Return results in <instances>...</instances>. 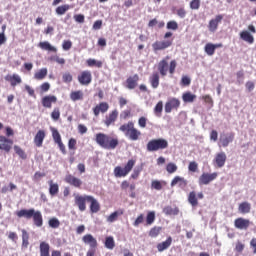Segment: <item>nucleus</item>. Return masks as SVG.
<instances>
[{"label":"nucleus","mask_w":256,"mask_h":256,"mask_svg":"<svg viewBox=\"0 0 256 256\" xmlns=\"http://www.w3.org/2000/svg\"><path fill=\"white\" fill-rule=\"evenodd\" d=\"M119 117V111L113 110L109 113V115L106 116L104 120V124L106 127H111V125H115V121H117V118Z\"/></svg>","instance_id":"nucleus-19"},{"label":"nucleus","mask_w":256,"mask_h":256,"mask_svg":"<svg viewBox=\"0 0 256 256\" xmlns=\"http://www.w3.org/2000/svg\"><path fill=\"white\" fill-rule=\"evenodd\" d=\"M14 151L16 155L20 157V159H23V160L27 159V153H25V150H23L21 147L15 145Z\"/></svg>","instance_id":"nucleus-48"},{"label":"nucleus","mask_w":256,"mask_h":256,"mask_svg":"<svg viewBox=\"0 0 256 256\" xmlns=\"http://www.w3.org/2000/svg\"><path fill=\"white\" fill-rule=\"evenodd\" d=\"M226 162H227V154H225V152H219L216 154L214 158V163L216 167L221 169V167H225Z\"/></svg>","instance_id":"nucleus-20"},{"label":"nucleus","mask_w":256,"mask_h":256,"mask_svg":"<svg viewBox=\"0 0 256 256\" xmlns=\"http://www.w3.org/2000/svg\"><path fill=\"white\" fill-rule=\"evenodd\" d=\"M49 61H53L54 63H58V65H65V58H61L59 55H54L49 58Z\"/></svg>","instance_id":"nucleus-51"},{"label":"nucleus","mask_w":256,"mask_h":256,"mask_svg":"<svg viewBox=\"0 0 256 256\" xmlns=\"http://www.w3.org/2000/svg\"><path fill=\"white\" fill-rule=\"evenodd\" d=\"M109 111V104L107 102H100L93 108L95 117H99L100 113H107Z\"/></svg>","instance_id":"nucleus-21"},{"label":"nucleus","mask_w":256,"mask_h":256,"mask_svg":"<svg viewBox=\"0 0 256 256\" xmlns=\"http://www.w3.org/2000/svg\"><path fill=\"white\" fill-rule=\"evenodd\" d=\"M167 147H169V142L163 138L152 139L146 145V149L150 153L163 151V149H167Z\"/></svg>","instance_id":"nucleus-4"},{"label":"nucleus","mask_w":256,"mask_h":256,"mask_svg":"<svg viewBox=\"0 0 256 256\" xmlns=\"http://www.w3.org/2000/svg\"><path fill=\"white\" fill-rule=\"evenodd\" d=\"M32 219L36 227H43V214H41V211L34 210Z\"/></svg>","instance_id":"nucleus-31"},{"label":"nucleus","mask_w":256,"mask_h":256,"mask_svg":"<svg viewBox=\"0 0 256 256\" xmlns=\"http://www.w3.org/2000/svg\"><path fill=\"white\" fill-rule=\"evenodd\" d=\"M34 212H35V209H33V208L21 209V210L16 211V216L19 219H22V217H24V219H32Z\"/></svg>","instance_id":"nucleus-26"},{"label":"nucleus","mask_w":256,"mask_h":256,"mask_svg":"<svg viewBox=\"0 0 256 256\" xmlns=\"http://www.w3.org/2000/svg\"><path fill=\"white\" fill-rule=\"evenodd\" d=\"M238 211L242 215H247V213H251V203L249 202H242L238 206Z\"/></svg>","instance_id":"nucleus-35"},{"label":"nucleus","mask_w":256,"mask_h":256,"mask_svg":"<svg viewBox=\"0 0 256 256\" xmlns=\"http://www.w3.org/2000/svg\"><path fill=\"white\" fill-rule=\"evenodd\" d=\"M83 97H84V94H83V91L81 90L72 91L70 93L71 101H83Z\"/></svg>","instance_id":"nucleus-39"},{"label":"nucleus","mask_w":256,"mask_h":256,"mask_svg":"<svg viewBox=\"0 0 256 256\" xmlns=\"http://www.w3.org/2000/svg\"><path fill=\"white\" fill-rule=\"evenodd\" d=\"M68 148L72 151H75V149H77V140L75 138L69 139Z\"/></svg>","instance_id":"nucleus-63"},{"label":"nucleus","mask_w":256,"mask_h":256,"mask_svg":"<svg viewBox=\"0 0 256 256\" xmlns=\"http://www.w3.org/2000/svg\"><path fill=\"white\" fill-rule=\"evenodd\" d=\"M171 187H175V185H178L180 189H185L188 185L187 179L181 176H175L173 180L171 181Z\"/></svg>","instance_id":"nucleus-25"},{"label":"nucleus","mask_w":256,"mask_h":256,"mask_svg":"<svg viewBox=\"0 0 256 256\" xmlns=\"http://www.w3.org/2000/svg\"><path fill=\"white\" fill-rule=\"evenodd\" d=\"M221 47H223V43H207L204 47V51L209 57H213V55H215L216 49H221Z\"/></svg>","instance_id":"nucleus-18"},{"label":"nucleus","mask_w":256,"mask_h":256,"mask_svg":"<svg viewBox=\"0 0 256 256\" xmlns=\"http://www.w3.org/2000/svg\"><path fill=\"white\" fill-rule=\"evenodd\" d=\"M173 244V238L169 236L165 241L157 244V249L159 253H163V251H167Z\"/></svg>","instance_id":"nucleus-27"},{"label":"nucleus","mask_w":256,"mask_h":256,"mask_svg":"<svg viewBox=\"0 0 256 256\" xmlns=\"http://www.w3.org/2000/svg\"><path fill=\"white\" fill-rule=\"evenodd\" d=\"M201 7V0H192L190 2V9L197 11Z\"/></svg>","instance_id":"nucleus-57"},{"label":"nucleus","mask_w":256,"mask_h":256,"mask_svg":"<svg viewBox=\"0 0 256 256\" xmlns=\"http://www.w3.org/2000/svg\"><path fill=\"white\" fill-rule=\"evenodd\" d=\"M139 85V74H134L126 79V88L133 90Z\"/></svg>","instance_id":"nucleus-22"},{"label":"nucleus","mask_w":256,"mask_h":256,"mask_svg":"<svg viewBox=\"0 0 256 256\" xmlns=\"http://www.w3.org/2000/svg\"><path fill=\"white\" fill-rule=\"evenodd\" d=\"M65 183H68V185H71L72 187H76V189H81V185H83V181L81 179L71 174L66 175Z\"/></svg>","instance_id":"nucleus-17"},{"label":"nucleus","mask_w":256,"mask_h":256,"mask_svg":"<svg viewBox=\"0 0 256 256\" xmlns=\"http://www.w3.org/2000/svg\"><path fill=\"white\" fill-rule=\"evenodd\" d=\"M51 246L47 242L40 243V256H61V251L52 250L51 255L49 254Z\"/></svg>","instance_id":"nucleus-9"},{"label":"nucleus","mask_w":256,"mask_h":256,"mask_svg":"<svg viewBox=\"0 0 256 256\" xmlns=\"http://www.w3.org/2000/svg\"><path fill=\"white\" fill-rule=\"evenodd\" d=\"M163 213H165V215H179V208H173L171 206H166L163 209Z\"/></svg>","instance_id":"nucleus-47"},{"label":"nucleus","mask_w":256,"mask_h":256,"mask_svg":"<svg viewBox=\"0 0 256 256\" xmlns=\"http://www.w3.org/2000/svg\"><path fill=\"white\" fill-rule=\"evenodd\" d=\"M197 99V95L191 92H185L182 94V101L184 103H193Z\"/></svg>","instance_id":"nucleus-38"},{"label":"nucleus","mask_w":256,"mask_h":256,"mask_svg":"<svg viewBox=\"0 0 256 256\" xmlns=\"http://www.w3.org/2000/svg\"><path fill=\"white\" fill-rule=\"evenodd\" d=\"M136 161L134 159L128 160L126 165L124 167L116 166L114 168V176L115 177H127L128 173H131L133 171V168L135 167Z\"/></svg>","instance_id":"nucleus-6"},{"label":"nucleus","mask_w":256,"mask_h":256,"mask_svg":"<svg viewBox=\"0 0 256 256\" xmlns=\"http://www.w3.org/2000/svg\"><path fill=\"white\" fill-rule=\"evenodd\" d=\"M202 100H204V103L206 105H209V107H213V98L211 95H204L201 97Z\"/></svg>","instance_id":"nucleus-58"},{"label":"nucleus","mask_w":256,"mask_h":256,"mask_svg":"<svg viewBox=\"0 0 256 256\" xmlns=\"http://www.w3.org/2000/svg\"><path fill=\"white\" fill-rule=\"evenodd\" d=\"M221 21H223L222 14L216 15L215 18H213L209 21L208 30L210 31V33H215V31H217V29H219V23H221Z\"/></svg>","instance_id":"nucleus-13"},{"label":"nucleus","mask_w":256,"mask_h":256,"mask_svg":"<svg viewBox=\"0 0 256 256\" xmlns=\"http://www.w3.org/2000/svg\"><path fill=\"white\" fill-rule=\"evenodd\" d=\"M95 141L99 147L106 149L107 151H113L119 147V138L105 133H97L95 135Z\"/></svg>","instance_id":"nucleus-1"},{"label":"nucleus","mask_w":256,"mask_h":256,"mask_svg":"<svg viewBox=\"0 0 256 256\" xmlns=\"http://www.w3.org/2000/svg\"><path fill=\"white\" fill-rule=\"evenodd\" d=\"M77 79H78V83H80V85H84L85 87H87V86L91 85V83L93 81V74L91 73L90 70H84V71L80 72Z\"/></svg>","instance_id":"nucleus-8"},{"label":"nucleus","mask_w":256,"mask_h":256,"mask_svg":"<svg viewBox=\"0 0 256 256\" xmlns=\"http://www.w3.org/2000/svg\"><path fill=\"white\" fill-rule=\"evenodd\" d=\"M163 231V228L161 226H154L150 229L148 235L149 237L155 238L159 237V234Z\"/></svg>","instance_id":"nucleus-43"},{"label":"nucleus","mask_w":256,"mask_h":256,"mask_svg":"<svg viewBox=\"0 0 256 256\" xmlns=\"http://www.w3.org/2000/svg\"><path fill=\"white\" fill-rule=\"evenodd\" d=\"M69 9H71V6L68 4H64V5L58 6L55 11L57 15H65V13L69 11Z\"/></svg>","instance_id":"nucleus-46"},{"label":"nucleus","mask_w":256,"mask_h":256,"mask_svg":"<svg viewBox=\"0 0 256 256\" xmlns=\"http://www.w3.org/2000/svg\"><path fill=\"white\" fill-rule=\"evenodd\" d=\"M177 164L170 162L166 165V171L167 173L173 174L177 172Z\"/></svg>","instance_id":"nucleus-53"},{"label":"nucleus","mask_w":256,"mask_h":256,"mask_svg":"<svg viewBox=\"0 0 256 256\" xmlns=\"http://www.w3.org/2000/svg\"><path fill=\"white\" fill-rule=\"evenodd\" d=\"M240 38L242 39V41L249 43V45H253L255 43V37H253L251 32L247 30L240 32Z\"/></svg>","instance_id":"nucleus-30"},{"label":"nucleus","mask_w":256,"mask_h":256,"mask_svg":"<svg viewBox=\"0 0 256 256\" xmlns=\"http://www.w3.org/2000/svg\"><path fill=\"white\" fill-rule=\"evenodd\" d=\"M89 195H79L74 196V203L78 207L79 211L83 212L87 210V202L89 203Z\"/></svg>","instance_id":"nucleus-7"},{"label":"nucleus","mask_w":256,"mask_h":256,"mask_svg":"<svg viewBox=\"0 0 256 256\" xmlns=\"http://www.w3.org/2000/svg\"><path fill=\"white\" fill-rule=\"evenodd\" d=\"M138 125L141 127V129H145L147 127V118L142 116L138 119Z\"/></svg>","instance_id":"nucleus-64"},{"label":"nucleus","mask_w":256,"mask_h":256,"mask_svg":"<svg viewBox=\"0 0 256 256\" xmlns=\"http://www.w3.org/2000/svg\"><path fill=\"white\" fill-rule=\"evenodd\" d=\"M82 241L83 243H85V245H89L90 249H97V239H95V237H93V235L91 234H86L82 237Z\"/></svg>","instance_id":"nucleus-24"},{"label":"nucleus","mask_w":256,"mask_h":256,"mask_svg":"<svg viewBox=\"0 0 256 256\" xmlns=\"http://www.w3.org/2000/svg\"><path fill=\"white\" fill-rule=\"evenodd\" d=\"M48 225L49 227H51L52 229H58V227L61 225V222H59V219L57 218H51L48 221Z\"/></svg>","instance_id":"nucleus-54"},{"label":"nucleus","mask_w":256,"mask_h":256,"mask_svg":"<svg viewBox=\"0 0 256 256\" xmlns=\"http://www.w3.org/2000/svg\"><path fill=\"white\" fill-rule=\"evenodd\" d=\"M49 185V194L51 197H55L59 193V184L53 182V180L48 181Z\"/></svg>","instance_id":"nucleus-36"},{"label":"nucleus","mask_w":256,"mask_h":256,"mask_svg":"<svg viewBox=\"0 0 256 256\" xmlns=\"http://www.w3.org/2000/svg\"><path fill=\"white\" fill-rule=\"evenodd\" d=\"M4 79L7 83H10L11 87H17V85H21L23 83L21 76L15 73L6 75Z\"/></svg>","instance_id":"nucleus-14"},{"label":"nucleus","mask_w":256,"mask_h":256,"mask_svg":"<svg viewBox=\"0 0 256 256\" xmlns=\"http://www.w3.org/2000/svg\"><path fill=\"white\" fill-rule=\"evenodd\" d=\"M198 169H199V164H197V162L192 161L189 163L188 171H190L191 173H197Z\"/></svg>","instance_id":"nucleus-56"},{"label":"nucleus","mask_w":256,"mask_h":256,"mask_svg":"<svg viewBox=\"0 0 256 256\" xmlns=\"http://www.w3.org/2000/svg\"><path fill=\"white\" fill-rule=\"evenodd\" d=\"M159 72H153L152 75L149 77V82L152 89H157L159 87Z\"/></svg>","instance_id":"nucleus-34"},{"label":"nucleus","mask_w":256,"mask_h":256,"mask_svg":"<svg viewBox=\"0 0 256 256\" xmlns=\"http://www.w3.org/2000/svg\"><path fill=\"white\" fill-rule=\"evenodd\" d=\"M38 47H40V49H42L43 51H51L52 53H57V48L51 45V43H49L48 41L40 42L38 44Z\"/></svg>","instance_id":"nucleus-32"},{"label":"nucleus","mask_w":256,"mask_h":256,"mask_svg":"<svg viewBox=\"0 0 256 256\" xmlns=\"http://www.w3.org/2000/svg\"><path fill=\"white\" fill-rule=\"evenodd\" d=\"M45 130H39L34 136V145L36 147H43V141H45Z\"/></svg>","instance_id":"nucleus-28"},{"label":"nucleus","mask_w":256,"mask_h":256,"mask_svg":"<svg viewBox=\"0 0 256 256\" xmlns=\"http://www.w3.org/2000/svg\"><path fill=\"white\" fill-rule=\"evenodd\" d=\"M167 29H171L172 31H177L179 29V24L175 20L169 21L167 23Z\"/></svg>","instance_id":"nucleus-60"},{"label":"nucleus","mask_w":256,"mask_h":256,"mask_svg":"<svg viewBox=\"0 0 256 256\" xmlns=\"http://www.w3.org/2000/svg\"><path fill=\"white\" fill-rule=\"evenodd\" d=\"M181 107V100L178 98H170L168 101L165 103L164 109L165 113H171V111H177Z\"/></svg>","instance_id":"nucleus-11"},{"label":"nucleus","mask_w":256,"mask_h":256,"mask_svg":"<svg viewBox=\"0 0 256 256\" xmlns=\"http://www.w3.org/2000/svg\"><path fill=\"white\" fill-rule=\"evenodd\" d=\"M119 131L124 133L125 137L130 139V141H139V137H141V131L135 128V123L133 121L121 125Z\"/></svg>","instance_id":"nucleus-2"},{"label":"nucleus","mask_w":256,"mask_h":256,"mask_svg":"<svg viewBox=\"0 0 256 256\" xmlns=\"http://www.w3.org/2000/svg\"><path fill=\"white\" fill-rule=\"evenodd\" d=\"M62 81L63 83H71V81H73V75L69 72L64 73L62 75Z\"/></svg>","instance_id":"nucleus-59"},{"label":"nucleus","mask_w":256,"mask_h":256,"mask_svg":"<svg viewBox=\"0 0 256 256\" xmlns=\"http://www.w3.org/2000/svg\"><path fill=\"white\" fill-rule=\"evenodd\" d=\"M86 64L88 67H97L98 69H101V67H103V62L100 60H95L93 58H89L86 61Z\"/></svg>","instance_id":"nucleus-41"},{"label":"nucleus","mask_w":256,"mask_h":256,"mask_svg":"<svg viewBox=\"0 0 256 256\" xmlns=\"http://www.w3.org/2000/svg\"><path fill=\"white\" fill-rule=\"evenodd\" d=\"M55 103H57V96L55 95H46L41 99V104L45 109H51Z\"/></svg>","instance_id":"nucleus-16"},{"label":"nucleus","mask_w":256,"mask_h":256,"mask_svg":"<svg viewBox=\"0 0 256 256\" xmlns=\"http://www.w3.org/2000/svg\"><path fill=\"white\" fill-rule=\"evenodd\" d=\"M173 37V33L172 32H166L164 34V39L163 41H156L152 44V49L155 53H157V51H165V49H169V47H171V45H173V39H169Z\"/></svg>","instance_id":"nucleus-5"},{"label":"nucleus","mask_w":256,"mask_h":256,"mask_svg":"<svg viewBox=\"0 0 256 256\" xmlns=\"http://www.w3.org/2000/svg\"><path fill=\"white\" fill-rule=\"evenodd\" d=\"M47 74H48L47 68H41L40 70L34 73V79H36V81H43V79L47 77Z\"/></svg>","instance_id":"nucleus-37"},{"label":"nucleus","mask_w":256,"mask_h":256,"mask_svg":"<svg viewBox=\"0 0 256 256\" xmlns=\"http://www.w3.org/2000/svg\"><path fill=\"white\" fill-rule=\"evenodd\" d=\"M219 177L217 172L213 173H202V175L198 179L199 185H209L212 181H215Z\"/></svg>","instance_id":"nucleus-10"},{"label":"nucleus","mask_w":256,"mask_h":256,"mask_svg":"<svg viewBox=\"0 0 256 256\" xmlns=\"http://www.w3.org/2000/svg\"><path fill=\"white\" fill-rule=\"evenodd\" d=\"M22 247L24 249L29 247V232H27L25 229H22Z\"/></svg>","instance_id":"nucleus-42"},{"label":"nucleus","mask_w":256,"mask_h":256,"mask_svg":"<svg viewBox=\"0 0 256 256\" xmlns=\"http://www.w3.org/2000/svg\"><path fill=\"white\" fill-rule=\"evenodd\" d=\"M188 202L190 205H192V207H197V205H199V201L197 200V193H195V191L189 193Z\"/></svg>","instance_id":"nucleus-40"},{"label":"nucleus","mask_w":256,"mask_h":256,"mask_svg":"<svg viewBox=\"0 0 256 256\" xmlns=\"http://www.w3.org/2000/svg\"><path fill=\"white\" fill-rule=\"evenodd\" d=\"M52 137L54 139V142L57 143H61V134H59V131L55 128L52 129Z\"/></svg>","instance_id":"nucleus-55"},{"label":"nucleus","mask_w":256,"mask_h":256,"mask_svg":"<svg viewBox=\"0 0 256 256\" xmlns=\"http://www.w3.org/2000/svg\"><path fill=\"white\" fill-rule=\"evenodd\" d=\"M124 211L123 209H119L117 211H114L113 213H111L107 218L106 221L108 223H115V221H117V219H119V217H121V215H123Z\"/></svg>","instance_id":"nucleus-33"},{"label":"nucleus","mask_w":256,"mask_h":256,"mask_svg":"<svg viewBox=\"0 0 256 256\" xmlns=\"http://www.w3.org/2000/svg\"><path fill=\"white\" fill-rule=\"evenodd\" d=\"M104 245L106 249H115V239L113 238V236L106 237Z\"/></svg>","instance_id":"nucleus-44"},{"label":"nucleus","mask_w":256,"mask_h":256,"mask_svg":"<svg viewBox=\"0 0 256 256\" xmlns=\"http://www.w3.org/2000/svg\"><path fill=\"white\" fill-rule=\"evenodd\" d=\"M234 226L241 231H247L251 227V220L243 217L236 218L234 220Z\"/></svg>","instance_id":"nucleus-12"},{"label":"nucleus","mask_w":256,"mask_h":256,"mask_svg":"<svg viewBox=\"0 0 256 256\" xmlns=\"http://www.w3.org/2000/svg\"><path fill=\"white\" fill-rule=\"evenodd\" d=\"M51 119L53 121H59L61 119V109L59 107H55L51 112Z\"/></svg>","instance_id":"nucleus-49"},{"label":"nucleus","mask_w":256,"mask_h":256,"mask_svg":"<svg viewBox=\"0 0 256 256\" xmlns=\"http://www.w3.org/2000/svg\"><path fill=\"white\" fill-rule=\"evenodd\" d=\"M13 147V140L5 137L0 136V150L5 151L6 153H9Z\"/></svg>","instance_id":"nucleus-15"},{"label":"nucleus","mask_w":256,"mask_h":256,"mask_svg":"<svg viewBox=\"0 0 256 256\" xmlns=\"http://www.w3.org/2000/svg\"><path fill=\"white\" fill-rule=\"evenodd\" d=\"M167 185V182H161L159 180H153L151 183V188L155 189L156 191H161L163 186Z\"/></svg>","instance_id":"nucleus-45"},{"label":"nucleus","mask_w":256,"mask_h":256,"mask_svg":"<svg viewBox=\"0 0 256 256\" xmlns=\"http://www.w3.org/2000/svg\"><path fill=\"white\" fill-rule=\"evenodd\" d=\"M71 47H73V42H71V40H64L62 43V49L64 51H69V49H71Z\"/></svg>","instance_id":"nucleus-62"},{"label":"nucleus","mask_w":256,"mask_h":256,"mask_svg":"<svg viewBox=\"0 0 256 256\" xmlns=\"http://www.w3.org/2000/svg\"><path fill=\"white\" fill-rule=\"evenodd\" d=\"M155 223V211H150L146 216V225H153Z\"/></svg>","instance_id":"nucleus-50"},{"label":"nucleus","mask_w":256,"mask_h":256,"mask_svg":"<svg viewBox=\"0 0 256 256\" xmlns=\"http://www.w3.org/2000/svg\"><path fill=\"white\" fill-rule=\"evenodd\" d=\"M169 56H166L158 63V71L162 77L167 75V71H169L170 75L175 73V69H177V61L172 60L169 64Z\"/></svg>","instance_id":"nucleus-3"},{"label":"nucleus","mask_w":256,"mask_h":256,"mask_svg":"<svg viewBox=\"0 0 256 256\" xmlns=\"http://www.w3.org/2000/svg\"><path fill=\"white\" fill-rule=\"evenodd\" d=\"M88 203H90V211H91V213H99V211H101V205L99 204L97 199H95V197L90 196L88 198Z\"/></svg>","instance_id":"nucleus-29"},{"label":"nucleus","mask_w":256,"mask_h":256,"mask_svg":"<svg viewBox=\"0 0 256 256\" xmlns=\"http://www.w3.org/2000/svg\"><path fill=\"white\" fill-rule=\"evenodd\" d=\"M154 113L157 115V117H161V113H163V101H159L155 108H154Z\"/></svg>","instance_id":"nucleus-52"},{"label":"nucleus","mask_w":256,"mask_h":256,"mask_svg":"<svg viewBox=\"0 0 256 256\" xmlns=\"http://www.w3.org/2000/svg\"><path fill=\"white\" fill-rule=\"evenodd\" d=\"M235 139V133L230 132L228 134H224L220 137V147H229V143H233Z\"/></svg>","instance_id":"nucleus-23"},{"label":"nucleus","mask_w":256,"mask_h":256,"mask_svg":"<svg viewBox=\"0 0 256 256\" xmlns=\"http://www.w3.org/2000/svg\"><path fill=\"white\" fill-rule=\"evenodd\" d=\"M244 249H245V244H243V242L238 240L236 242V246L234 250L236 251V253H243Z\"/></svg>","instance_id":"nucleus-61"}]
</instances>
